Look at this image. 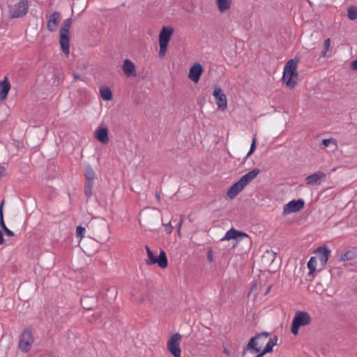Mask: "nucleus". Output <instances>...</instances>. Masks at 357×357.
I'll list each match as a JSON object with an SVG mask.
<instances>
[{"label":"nucleus","mask_w":357,"mask_h":357,"mask_svg":"<svg viewBox=\"0 0 357 357\" xmlns=\"http://www.w3.org/2000/svg\"><path fill=\"white\" fill-rule=\"evenodd\" d=\"M260 169L255 168L243 175L237 182L234 183L227 190V197L232 199L236 197L252 180L259 174Z\"/></svg>","instance_id":"1"},{"label":"nucleus","mask_w":357,"mask_h":357,"mask_svg":"<svg viewBox=\"0 0 357 357\" xmlns=\"http://www.w3.org/2000/svg\"><path fill=\"white\" fill-rule=\"evenodd\" d=\"M299 59H291L285 64L283 70V82L287 86L294 88L296 84V78L298 77L297 64Z\"/></svg>","instance_id":"2"},{"label":"nucleus","mask_w":357,"mask_h":357,"mask_svg":"<svg viewBox=\"0 0 357 357\" xmlns=\"http://www.w3.org/2000/svg\"><path fill=\"white\" fill-rule=\"evenodd\" d=\"M269 336L270 333L261 332L251 337L248 343L243 348L242 355L244 356L247 351L252 354L259 352L266 339Z\"/></svg>","instance_id":"3"},{"label":"nucleus","mask_w":357,"mask_h":357,"mask_svg":"<svg viewBox=\"0 0 357 357\" xmlns=\"http://www.w3.org/2000/svg\"><path fill=\"white\" fill-rule=\"evenodd\" d=\"M73 18L69 17L63 21L59 29V44L61 50L66 54H70V29Z\"/></svg>","instance_id":"4"},{"label":"nucleus","mask_w":357,"mask_h":357,"mask_svg":"<svg viewBox=\"0 0 357 357\" xmlns=\"http://www.w3.org/2000/svg\"><path fill=\"white\" fill-rule=\"evenodd\" d=\"M310 322L311 317L307 312L297 311L292 321L291 332L296 335L301 326L308 325Z\"/></svg>","instance_id":"5"},{"label":"nucleus","mask_w":357,"mask_h":357,"mask_svg":"<svg viewBox=\"0 0 357 357\" xmlns=\"http://www.w3.org/2000/svg\"><path fill=\"white\" fill-rule=\"evenodd\" d=\"M174 29L171 26H164L159 34L160 56H164L167 50V46L173 34Z\"/></svg>","instance_id":"6"},{"label":"nucleus","mask_w":357,"mask_h":357,"mask_svg":"<svg viewBox=\"0 0 357 357\" xmlns=\"http://www.w3.org/2000/svg\"><path fill=\"white\" fill-rule=\"evenodd\" d=\"M34 339L32 333L30 330H24L20 335L18 347L19 349L23 352L26 353L30 349L33 343Z\"/></svg>","instance_id":"7"},{"label":"nucleus","mask_w":357,"mask_h":357,"mask_svg":"<svg viewBox=\"0 0 357 357\" xmlns=\"http://www.w3.org/2000/svg\"><path fill=\"white\" fill-rule=\"evenodd\" d=\"M95 175L96 174L92 167L89 165H86L84 167V177L86 182L84 185V194L87 197H90L93 195V179L95 178Z\"/></svg>","instance_id":"8"},{"label":"nucleus","mask_w":357,"mask_h":357,"mask_svg":"<svg viewBox=\"0 0 357 357\" xmlns=\"http://www.w3.org/2000/svg\"><path fill=\"white\" fill-rule=\"evenodd\" d=\"M29 9L27 0H20L10 8V18H20L24 16Z\"/></svg>","instance_id":"9"},{"label":"nucleus","mask_w":357,"mask_h":357,"mask_svg":"<svg viewBox=\"0 0 357 357\" xmlns=\"http://www.w3.org/2000/svg\"><path fill=\"white\" fill-rule=\"evenodd\" d=\"M181 335L176 333L168 340L167 349L174 357H181L180 342Z\"/></svg>","instance_id":"10"},{"label":"nucleus","mask_w":357,"mask_h":357,"mask_svg":"<svg viewBox=\"0 0 357 357\" xmlns=\"http://www.w3.org/2000/svg\"><path fill=\"white\" fill-rule=\"evenodd\" d=\"M213 96L215 97L218 109L222 111L225 110L227 108V100L222 89L218 86H215Z\"/></svg>","instance_id":"11"},{"label":"nucleus","mask_w":357,"mask_h":357,"mask_svg":"<svg viewBox=\"0 0 357 357\" xmlns=\"http://www.w3.org/2000/svg\"><path fill=\"white\" fill-rule=\"evenodd\" d=\"M305 206L304 200L302 199H293L288 204L284 205L283 215H286L292 213H296L303 208Z\"/></svg>","instance_id":"12"},{"label":"nucleus","mask_w":357,"mask_h":357,"mask_svg":"<svg viewBox=\"0 0 357 357\" xmlns=\"http://www.w3.org/2000/svg\"><path fill=\"white\" fill-rule=\"evenodd\" d=\"M148 258L149 260L146 261L148 264H158L162 268H165L168 266V260L166 253L162 250H160L158 257H155L153 252L148 257Z\"/></svg>","instance_id":"13"},{"label":"nucleus","mask_w":357,"mask_h":357,"mask_svg":"<svg viewBox=\"0 0 357 357\" xmlns=\"http://www.w3.org/2000/svg\"><path fill=\"white\" fill-rule=\"evenodd\" d=\"M314 253L316 255L314 257L319 261L321 266H324L328 260L331 250L326 245H322L319 247Z\"/></svg>","instance_id":"14"},{"label":"nucleus","mask_w":357,"mask_h":357,"mask_svg":"<svg viewBox=\"0 0 357 357\" xmlns=\"http://www.w3.org/2000/svg\"><path fill=\"white\" fill-rule=\"evenodd\" d=\"M203 71L202 66L199 63H195L189 70L188 77L195 83H197Z\"/></svg>","instance_id":"15"},{"label":"nucleus","mask_w":357,"mask_h":357,"mask_svg":"<svg viewBox=\"0 0 357 357\" xmlns=\"http://www.w3.org/2000/svg\"><path fill=\"white\" fill-rule=\"evenodd\" d=\"M61 18L60 13L59 12L52 13L48 18L47 29L50 32L56 31Z\"/></svg>","instance_id":"16"},{"label":"nucleus","mask_w":357,"mask_h":357,"mask_svg":"<svg viewBox=\"0 0 357 357\" xmlns=\"http://www.w3.org/2000/svg\"><path fill=\"white\" fill-rule=\"evenodd\" d=\"M326 177V174L321 172L318 171L315 173L308 176L305 178L306 184L308 185H314L321 183V180Z\"/></svg>","instance_id":"17"},{"label":"nucleus","mask_w":357,"mask_h":357,"mask_svg":"<svg viewBox=\"0 0 357 357\" xmlns=\"http://www.w3.org/2000/svg\"><path fill=\"white\" fill-rule=\"evenodd\" d=\"M95 137L103 144L109 142L108 130L106 127H99L95 132Z\"/></svg>","instance_id":"18"},{"label":"nucleus","mask_w":357,"mask_h":357,"mask_svg":"<svg viewBox=\"0 0 357 357\" xmlns=\"http://www.w3.org/2000/svg\"><path fill=\"white\" fill-rule=\"evenodd\" d=\"M248 234L238 231L234 228L230 229L228 230L225 236L221 238V241H226V240H231V239H238V237H248Z\"/></svg>","instance_id":"19"},{"label":"nucleus","mask_w":357,"mask_h":357,"mask_svg":"<svg viewBox=\"0 0 357 357\" xmlns=\"http://www.w3.org/2000/svg\"><path fill=\"white\" fill-rule=\"evenodd\" d=\"M122 70L127 77L135 75V65L128 59H126L123 61Z\"/></svg>","instance_id":"20"},{"label":"nucleus","mask_w":357,"mask_h":357,"mask_svg":"<svg viewBox=\"0 0 357 357\" xmlns=\"http://www.w3.org/2000/svg\"><path fill=\"white\" fill-rule=\"evenodd\" d=\"M10 89V84L6 77L3 81L0 82V99L1 100L6 99Z\"/></svg>","instance_id":"21"},{"label":"nucleus","mask_w":357,"mask_h":357,"mask_svg":"<svg viewBox=\"0 0 357 357\" xmlns=\"http://www.w3.org/2000/svg\"><path fill=\"white\" fill-rule=\"evenodd\" d=\"M81 304L83 308L91 310L96 305V302L93 297L84 296L81 298Z\"/></svg>","instance_id":"22"},{"label":"nucleus","mask_w":357,"mask_h":357,"mask_svg":"<svg viewBox=\"0 0 357 357\" xmlns=\"http://www.w3.org/2000/svg\"><path fill=\"white\" fill-rule=\"evenodd\" d=\"M4 200H3L0 205V226L3 230L6 235L9 236H13L14 233L6 227L3 220V206L4 204Z\"/></svg>","instance_id":"23"},{"label":"nucleus","mask_w":357,"mask_h":357,"mask_svg":"<svg viewBox=\"0 0 357 357\" xmlns=\"http://www.w3.org/2000/svg\"><path fill=\"white\" fill-rule=\"evenodd\" d=\"M357 256L356 252L354 250H350L343 253L340 256V261H348L355 259Z\"/></svg>","instance_id":"24"},{"label":"nucleus","mask_w":357,"mask_h":357,"mask_svg":"<svg viewBox=\"0 0 357 357\" xmlns=\"http://www.w3.org/2000/svg\"><path fill=\"white\" fill-rule=\"evenodd\" d=\"M100 93L104 100H110L112 98V92L108 87L100 88Z\"/></svg>","instance_id":"25"},{"label":"nucleus","mask_w":357,"mask_h":357,"mask_svg":"<svg viewBox=\"0 0 357 357\" xmlns=\"http://www.w3.org/2000/svg\"><path fill=\"white\" fill-rule=\"evenodd\" d=\"M218 6L220 12H225L231 6V0H218Z\"/></svg>","instance_id":"26"},{"label":"nucleus","mask_w":357,"mask_h":357,"mask_svg":"<svg viewBox=\"0 0 357 357\" xmlns=\"http://www.w3.org/2000/svg\"><path fill=\"white\" fill-rule=\"evenodd\" d=\"M317 259L314 257H310L307 262V268H309V275H312L316 271Z\"/></svg>","instance_id":"27"},{"label":"nucleus","mask_w":357,"mask_h":357,"mask_svg":"<svg viewBox=\"0 0 357 357\" xmlns=\"http://www.w3.org/2000/svg\"><path fill=\"white\" fill-rule=\"evenodd\" d=\"M277 253L271 250V251H266L265 254L263 255V259H267V261H270L271 264H272L275 259L276 258Z\"/></svg>","instance_id":"28"},{"label":"nucleus","mask_w":357,"mask_h":357,"mask_svg":"<svg viewBox=\"0 0 357 357\" xmlns=\"http://www.w3.org/2000/svg\"><path fill=\"white\" fill-rule=\"evenodd\" d=\"M347 11H348V13H347L348 17L351 20H354L357 18V7L350 6L348 8Z\"/></svg>","instance_id":"29"},{"label":"nucleus","mask_w":357,"mask_h":357,"mask_svg":"<svg viewBox=\"0 0 357 357\" xmlns=\"http://www.w3.org/2000/svg\"><path fill=\"white\" fill-rule=\"evenodd\" d=\"M85 228L82 226H77V228H76V236H77V238H79V240H81L84 236V234H85Z\"/></svg>","instance_id":"30"},{"label":"nucleus","mask_w":357,"mask_h":357,"mask_svg":"<svg viewBox=\"0 0 357 357\" xmlns=\"http://www.w3.org/2000/svg\"><path fill=\"white\" fill-rule=\"evenodd\" d=\"M273 344L269 341L266 344L264 349L262 350L264 354H268L273 351Z\"/></svg>","instance_id":"31"},{"label":"nucleus","mask_w":357,"mask_h":357,"mask_svg":"<svg viewBox=\"0 0 357 357\" xmlns=\"http://www.w3.org/2000/svg\"><path fill=\"white\" fill-rule=\"evenodd\" d=\"M255 149H256V138L254 137L252 139V144H251V146H250V151L247 153V157H248L250 155H252L253 153V152L255 151Z\"/></svg>","instance_id":"32"},{"label":"nucleus","mask_w":357,"mask_h":357,"mask_svg":"<svg viewBox=\"0 0 357 357\" xmlns=\"http://www.w3.org/2000/svg\"><path fill=\"white\" fill-rule=\"evenodd\" d=\"M207 259L210 262L213 261V253L211 248H210L207 252Z\"/></svg>","instance_id":"33"},{"label":"nucleus","mask_w":357,"mask_h":357,"mask_svg":"<svg viewBox=\"0 0 357 357\" xmlns=\"http://www.w3.org/2000/svg\"><path fill=\"white\" fill-rule=\"evenodd\" d=\"M330 45H331V40H330V38H327L324 41V49H325L326 50H328Z\"/></svg>","instance_id":"34"},{"label":"nucleus","mask_w":357,"mask_h":357,"mask_svg":"<svg viewBox=\"0 0 357 357\" xmlns=\"http://www.w3.org/2000/svg\"><path fill=\"white\" fill-rule=\"evenodd\" d=\"M333 142V139H324L322 140V144L325 146H328L329 144Z\"/></svg>","instance_id":"35"},{"label":"nucleus","mask_w":357,"mask_h":357,"mask_svg":"<svg viewBox=\"0 0 357 357\" xmlns=\"http://www.w3.org/2000/svg\"><path fill=\"white\" fill-rule=\"evenodd\" d=\"M278 340V337L277 335H274L273 337L269 339V342H272L273 344V346H275L277 344Z\"/></svg>","instance_id":"36"},{"label":"nucleus","mask_w":357,"mask_h":357,"mask_svg":"<svg viewBox=\"0 0 357 357\" xmlns=\"http://www.w3.org/2000/svg\"><path fill=\"white\" fill-rule=\"evenodd\" d=\"M166 227V231L169 234L172 233L173 230V227L171 225L170 222L168 225H165Z\"/></svg>","instance_id":"37"},{"label":"nucleus","mask_w":357,"mask_h":357,"mask_svg":"<svg viewBox=\"0 0 357 357\" xmlns=\"http://www.w3.org/2000/svg\"><path fill=\"white\" fill-rule=\"evenodd\" d=\"M351 68L354 70H357V60H354L351 62Z\"/></svg>","instance_id":"38"},{"label":"nucleus","mask_w":357,"mask_h":357,"mask_svg":"<svg viewBox=\"0 0 357 357\" xmlns=\"http://www.w3.org/2000/svg\"><path fill=\"white\" fill-rule=\"evenodd\" d=\"M145 248H146L148 257L150 256V255L152 254L153 252L151 251V250L150 249V248L148 245H146Z\"/></svg>","instance_id":"39"},{"label":"nucleus","mask_w":357,"mask_h":357,"mask_svg":"<svg viewBox=\"0 0 357 357\" xmlns=\"http://www.w3.org/2000/svg\"><path fill=\"white\" fill-rule=\"evenodd\" d=\"M73 77H74V79H82V76L78 74V73H74L73 74Z\"/></svg>","instance_id":"40"},{"label":"nucleus","mask_w":357,"mask_h":357,"mask_svg":"<svg viewBox=\"0 0 357 357\" xmlns=\"http://www.w3.org/2000/svg\"><path fill=\"white\" fill-rule=\"evenodd\" d=\"M3 241H4L3 236L1 231L0 230V245H1L3 243Z\"/></svg>","instance_id":"41"},{"label":"nucleus","mask_w":357,"mask_h":357,"mask_svg":"<svg viewBox=\"0 0 357 357\" xmlns=\"http://www.w3.org/2000/svg\"><path fill=\"white\" fill-rule=\"evenodd\" d=\"M265 354H264V351L261 350L255 357H263Z\"/></svg>","instance_id":"42"},{"label":"nucleus","mask_w":357,"mask_h":357,"mask_svg":"<svg viewBox=\"0 0 357 357\" xmlns=\"http://www.w3.org/2000/svg\"><path fill=\"white\" fill-rule=\"evenodd\" d=\"M327 52H328V50H326L325 49H324V50H322V52H321V56H322L323 57H325V56H326V55Z\"/></svg>","instance_id":"43"},{"label":"nucleus","mask_w":357,"mask_h":357,"mask_svg":"<svg viewBox=\"0 0 357 357\" xmlns=\"http://www.w3.org/2000/svg\"><path fill=\"white\" fill-rule=\"evenodd\" d=\"M155 197L156 199L159 201L160 199V194L156 192L155 193Z\"/></svg>","instance_id":"44"},{"label":"nucleus","mask_w":357,"mask_h":357,"mask_svg":"<svg viewBox=\"0 0 357 357\" xmlns=\"http://www.w3.org/2000/svg\"><path fill=\"white\" fill-rule=\"evenodd\" d=\"M181 224H182V220H181L180 222L178 223L179 227H181ZM179 231H180V228H178V232H179Z\"/></svg>","instance_id":"45"},{"label":"nucleus","mask_w":357,"mask_h":357,"mask_svg":"<svg viewBox=\"0 0 357 357\" xmlns=\"http://www.w3.org/2000/svg\"><path fill=\"white\" fill-rule=\"evenodd\" d=\"M271 288V286H269V287H268V288L267 289V291H266V292L265 293V294H266L270 291Z\"/></svg>","instance_id":"46"},{"label":"nucleus","mask_w":357,"mask_h":357,"mask_svg":"<svg viewBox=\"0 0 357 357\" xmlns=\"http://www.w3.org/2000/svg\"><path fill=\"white\" fill-rule=\"evenodd\" d=\"M224 352L227 354H229V351L226 349H225Z\"/></svg>","instance_id":"47"},{"label":"nucleus","mask_w":357,"mask_h":357,"mask_svg":"<svg viewBox=\"0 0 357 357\" xmlns=\"http://www.w3.org/2000/svg\"><path fill=\"white\" fill-rule=\"evenodd\" d=\"M75 7V3H74L73 5V10L74 9Z\"/></svg>","instance_id":"48"}]
</instances>
